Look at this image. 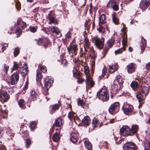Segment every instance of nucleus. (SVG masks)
<instances>
[{"instance_id": "42", "label": "nucleus", "mask_w": 150, "mask_h": 150, "mask_svg": "<svg viewBox=\"0 0 150 150\" xmlns=\"http://www.w3.org/2000/svg\"><path fill=\"white\" fill-rule=\"evenodd\" d=\"M127 35L125 34L124 35L123 38L122 42V45L123 46H126L127 45Z\"/></svg>"}, {"instance_id": "35", "label": "nucleus", "mask_w": 150, "mask_h": 150, "mask_svg": "<svg viewBox=\"0 0 150 150\" xmlns=\"http://www.w3.org/2000/svg\"><path fill=\"white\" fill-rule=\"evenodd\" d=\"M6 133L8 136L10 137V139H11L13 137V136L14 134L11 131V129H10L8 127H7V129L6 131Z\"/></svg>"}, {"instance_id": "56", "label": "nucleus", "mask_w": 150, "mask_h": 150, "mask_svg": "<svg viewBox=\"0 0 150 150\" xmlns=\"http://www.w3.org/2000/svg\"><path fill=\"white\" fill-rule=\"evenodd\" d=\"M48 18L50 20V23H55L56 22V20L54 17H50L49 16Z\"/></svg>"}, {"instance_id": "58", "label": "nucleus", "mask_w": 150, "mask_h": 150, "mask_svg": "<svg viewBox=\"0 0 150 150\" xmlns=\"http://www.w3.org/2000/svg\"><path fill=\"white\" fill-rule=\"evenodd\" d=\"M16 6L17 10H20L21 8V5L20 4L19 2H17L16 3Z\"/></svg>"}, {"instance_id": "5", "label": "nucleus", "mask_w": 150, "mask_h": 150, "mask_svg": "<svg viewBox=\"0 0 150 150\" xmlns=\"http://www.w3.org/2000/svg\"><path fill=\"white\" fill-rule=\"evenodd\" d=\"M93 41L95 45L98 48L101 49L104 45V39H100L97 36H95L93 38Z\"/></svg>"}, {"instance_id": "8", "label": "nucleus", "mask_w": 150, "mask_h": 150, "mask_svg": "<svg viewBox=\"0 0 150 150\" xmlns=\"http://www.w3.org/2000/svg\"><path fill=\"white\" fill-rule=\"evenodd\" d=\"M122 109L124 113L127 115L133 111V107L132 105L125 104L122 106Z\"/></svg>"}, {"instance_id": "38", "label": "nucleus", "mask_w": 150, "mask_h": 150, "mask_svg": "<svg viewBox=\"0 0 150 150\" xmlns=\"http://www.w3.org/2000/svg\"><path fill=\"white\" fill-rule=\"evenodd\" d=\"M112 19L113 22L116 25H117L119 23V20L117 17L115 15L112 14Z\"/></svg>"}, {"instance_id": "32", "label": "nucleus", "mask_w": 150, "mask_h": 150, "mask_svg": "<svg viewBox=\"0 0 150 150\" xmlns=\"http://www.w3.org/2000/svg\"><path fill=\"white\" fill-rule=\"evenodd\" d=\"M52 139L54 142H57L59 141L60 139L59 134L57 133H54Z\"/></svg>"}, {"instance_id": "2", "label": "nucleus", "mask_w": 150, "mask_h": 150, "mask_svg": "<svg viewBox=\"0 0 150 150\" xmlns=\"http://www.w3.org/2000/svg\"><path fill=\"white\" fill-rule=\"evenodd\" d=\"M77 65V68L76 67V78L77 80V82L79 84H81L84 81V79L81 77L83 74L80 71V70H81L82 66H81L80 64L76 61V65Z\"/></svg>"}, {"instance_id": "14", "label": "nucleus", "mask_w": 150, "mask_h": 150, "mask_svg": "<svg viewBox=\"0 0 150 150\" xmlns=\"http://www.w3.org/2000/svg\"><path fill=\"white\" fill-rule=\"evenodd\" d=\"M127 71L129 74H132L135 71L136 66L135 64L131 63L129 64L126 67Z\"/></svg>"}, {"instance_id": "33", "label": "nucleus", "mask_w": 150, "mask_h": 150, "mask_svg": "<svg viewBox=\"0 0 150 150\" xmlns=\"http://www.w3.org/2000/svg\"><path fill=\"white\" fill-rule=\"evenodd\" d=\"M136 96L139 102L142 101L144 98H145V97L144 96V95L142 94L141 93H140L139 92L136 94Z\"/></svg>"}, {"instance_id": "53", "label": "nucleus", "mask_w": 150, "mask_h": 150, "mask_svg": "<svg viewBox=\"0 0 150 150\" xmlns=\"http://www.w3.org/2000/svg\"><path fill=\"white\" fill-rule=\"evenodd\" d=\"M31 140L29 139H27L25 141L26 143V146L27 148L30 145L31 143Z\"/></svg>"}, {"instance_id": "17", "label": "nucleus", "mask_w": 150, "mask_h": 150, "mask_svg": "<svg viewBox=\"0 0 150 150\" xmlns=\"http://www.w3.org/2000/svg\"><path fill=\"white\" fill-rule=\"evenodd\" d=\"M149 3L146 0H142L139 4L140 8L142 11H145L148 7Z\"/></svg>"}, {"instance_id": "48", "label": "nucleus", "mask_w": 150, "mask_h": 150, "mask_svg": "<svg viewBox=\"0 0 150 150\" xmlns=\"http://www.w3.org/2000/svg\"><path fill=\"white\" fill-rule=\"evenodd\" d=\"M77 103L78 105L83 107L84 105L85 102L83 99H79L77 101Z\"/></svg>"}, {"instance_id": "37", "label": "nucleus", "mask_w": 150, "mask_h": 150, "mask_svg": "<svg viewBox=\"0 0 150 150\" xmlns=\"http://www.w3.org/2000/svg\"><path fill=\"white\" fill-rule=\"evenodd\" d=\"M18 104L20 107L24 108L25 107V102L24 101L21 99L20 100L18 101Z\"/></svg>"}, {"instance_id": "6", "label": "nucleus", "mask_w": 150, "mask_h": 150, "mask_svg": "<svg viewBox=\"0 0 150 150\" xmlns=\"http://www.w3.org/2000/svg\"><path fill=\"white\" fill-rule=\"evenodd\" d=\"M114 42V40L112 39H110L108 41L105 45V50L101 54L102 57H101V59H102L105 57L107 52L109 49L113 45Z\"/></svg>"}, {"instance_id": "31", "label": "nucleus", "mask_w": 150, "mask_h": 150, "mask_svg": "<svg viewBox=\"0 0 150 150\" xmlns=\"http://www.w3.org/2000/svg\"><path fill=\"white\" fill-rule=\"evenodd\" d=\"M67 49L70 54L71 53L75 55V45L72 46H70L69 47L67 48Z\"/></svg>"}, {"instance_id": "29", "label": "nucleus", "mask_w": 150, "mask_h": 150, "mask_svg": "<svg viewBox=\"0 0 150 150\" xmlns=\"http://www.w3.org/2000/svg\"><path fill=\"white\" fill-rule=\"evenodd\" d=\"M84 48L85 50L86 49L88 48L90 45V42L89 40L87 38H85L84 40Z\"/></svg>"}, {"instance_id": "60", "label": "nucleus", "mask_w": 150, "mask_h": 150, "mask_svg": "<svg viewBox=\"0 0 150 150\" xmlns=\"http://www.w3.org/2000/svg\"><path fill=\"white\" fill-rule=\"evenodd\" d=\"M61 63L62 64H63L64 66H66L67 65V61L66 59H62L61 61Z\"/></svg>"}, {"instance_id": "36", "label": "nucleus", "mask_w": 150, "mask_h": 150, "mask_svg": "<svg viewBox=\"0 0 150 150\" xmlns=\"http://www.w3.org/2000/svg\"><path fill=\"white\" fill-rule=\"evenodd\" d=\"M74 114V112H70L69 113L68 117L71 121L74 120V122H75Z\"/></svg>"}, {"instance_id": "15", "label": "nucleus", "mask_w": 150, "mask_h": 150, "mask_svg": "<svg viewBox=\"0 0 150 150\" xmlns=\"http://www.w3.org/2000/svg\"><path fill=\"white\" fill-rule=\"evenodd\" d=\"M86 77V82L87 87L90 88L93 87L95 84L94 81L90 76H88Z\"/></svg>"}, {"instance_id": "57", "label": "nucleus", "mask_w": 150, "mask_h": 150, "mask_svg": "<svg viewBox=\"0 0 150 150\" xmlns=\"http://www.w3.org/2000/svg\"><path fill=\"white\" fill-rule=\"evenodd\" d=\"M35 126V124L34 122H32L30 125V127L32 129H34Z\"/></svg>"}, {"instance_id": "18", "label": "nucleus", "mask_w": 150, "mask_h": 150, "mask_svg": "<svg viewBox=\"0 0 150 150\" xmlns=\"http://www.w3.org/2000/svg\"><path fill=\"white\" fill-rule=\"evenodd\" d=\"M122 87L121 86H120L118 84L115 83V82L114 81L113 84L111 86V93H113L114 94L116 93L117 90H119V89L121 88Z\"/></svg>"}, {"instance_id": "63", "label": "nucleus", "mask_w": 150, "mask_h": 150, "mask_svg": "<svg viewBox=\"0 0 150 150\" xmlns=\"http://www.w3.org/2000/svg\"><path fill=\"white\" fill-rule=\"evenodd\" d=\"M22 23L23 24V25H21V27L22 28H25L26 26V23L22 21Z\"/></svg>"}, {"instance_id": "50", "label": "nucleus", "mask_w": 150, "mask_h": 150, "mask_svg": "<svg viewBox=\"0 0 150 150\" xmlns=\"http://www.w3.org/2000/svg\"><path fill=\"white\" fill-rule=\"evenodd\" d=\"M19 50L18 48H16L14 49L13 52L14 55L16 57L19 53Z\"/></svg>"}, {"instance_id": "26", "label": "nucleus", "mask_w": 150, "mask_h": 150, "mask_svg": "<svg viewBox=\"0 0 150 150\" xmlns=\"http://www.w3.org/2000/svg\"><path fill=\"white\" fill-rule=\"evenodd\" d=\"M99 25L103 24L105 23L106 22L105 15L104 14H102L99 17Z\"/></svg>"}, {"instance_id": "13", "label": "nucleus", "mask_w": 150, "mask_h": 150, "mask_svg": "<svg viewBox=\"0 0 150 150\" xmlns=\"http://www.w3.org/2000/svg\"><path fill=\"white\" fill-rule=\"evenodd\" d=\"M53 82V81L51 77L48 76L45 79L44 81V86L47 88V91L50 88Z\"/></svg>"}, {"instance_id": "59", "label": "nucleus", "mask_w": 150, "mask_h": 150, "mask_svg": "<svg viewBox=\"0 0 150 150\" xmlns=\"http://www.w3.org/2000/svg\"><path fill=\"white\" fill-rule=\"evenodd\" d=\"M145 68L146 70H150V62L146 64L145 65Z\"/></svg>"}, {"instance_id": "19", "label": "nucleus", "mask_w": 150, "mask_h": 150, "mask_svg": "<svg viewBox=\"0 0 150 150\" xmlns=\"http://www.w3.org/2000/svg\"><path fill=\"white\" fill-rule=\"evenodd\" d=\"M0 98L3 101L6 102L9 99V96L6 91H3L0 93Z\"/></svg>"}, {"instance_id": "3", "label": "nucleus", "mask_w": 150, "mask_h": 150, "mask_svg": "<svg viewBox=\"0 0 150 150\" xmlns=\"http://www.w3.org/2000/svg\"><path fill=\"white\" fill-rule=\"evenodd\" d=\"M13 66L11 69L12 71L17 70L19 68V66L23 64L24 66L23 67L24 69H23V70L25 71H23L24 74V75H26L27 74L28 71V68L25 62H20L18 64L16 62L14 61L13 62Z\"/></svg>"}, {"instance_id": "25", "label": "nucleus", "mask_w": 150, "mask_h": 150, "mask_svg": "<svg viewBox=\"0 0 150 150\" xmlns=\"http://www.w3.org/2000/svg\"><path fill=\"white\" fill-rule=\"evenodd\" d=\"M83 123L85 125L88 126L91 123L90 119L88 116L85 117L82 120Z\"/></svg>"}, {"instance_id": "21", "label": "nucleus", "mask_w": 150, "mask_h": 150, "mask_svg": "<svg viewBox=\"0 0 150 150\" xmlns=\"http://www.w3.org/2000/svg\"><path fill=\"white\" fill-rule=\"evenodd\" d=\"M51 30L53 33H55L56 34V36L57 38L61 36V35L60 33V31L57 27L52 26L51 27Z\"/></svg>"}, {"instance_id": "34", "label": "nucleus", "mask_w": 150, "mask_h": 150, "mask_svg": "<svg viewBox=\"0 0 150 150\" xmlns=\"http://www.w3.org/2000/svg\"><path fill=\"white\" fill-rule=\"evenodd\" d=\"M84 145L86 147L88 150H92V146L91 143L88 141H86L84 142Z\"/></svg>"}, {"instance_id": "39", "label": "nucleus", "mask_w": 150, "mask_h": 150, "mask_svg": "<svg viewBox=\"0 0 150 150\" xmlns=\"http://www.w3.org/2000/svg\"><path fill=\"white\" fill-rule=\"evenodd\" d=\"M9 68V66H7L6 64H5L4 65L3 72L2 74L4 75H6L7 73Z\"/></svg>"}, {"instance_id": "62", "label": "nucleus", "mask_w": 150, "mask_h": 150, "mask_svg": "<svg viewBox=\"0 0 150 150\" xmlns=\"http://www.w3.org/2000/svg\"><path fill=\"white\" fill-rule=\"evenodd\" d=\"M90 23V20L88 19L87 21H86L85 22V26L87 27V26H88V25H89Z\"/></svg>"}, {"instance_id": "49", "label": "nucleus", "mask_w": 150, "mask_h": 150, "mask_svg": "<svg viewBox=\"0 0 150 150\" xmlns=\"http://www.w3.org/2000/svg\"><path fill=\"white\" fill-rule=\"evenodd\" d=\"M39 67L40 70L43 72H45L46 71V69L45 66L42 65H39Z\"/></svg>"}, {"instance_id": "20", "label": "nucleus", "mask_w": 150, "mask_h": 150, "mask_svg": "<svg viewBox=\"0 0 150 150\" xmlns=\"http://www.w3.org/2000/svg\"><path fill=\"white\" fill-rule=\"evenodd\" d=\"M118 69V66L116 63H115L113 65H109L108 69V72L110 73H112L115 71H117Z\"/></svg>"}, {"instance_id": "45", "label": "nucleus", "mask_w": 150, "mask_h": 150, "mask_svg": "<svg viewBox=\"0 0 150 150\" xmlns=\"http://www.w3.org/2000/svg\"><path fill=\"white\" fill-rule=\"evenodd\" d=\"M60 105L58 104H55L53 105L52 106V111H53V112L56 110L59 109V107Z\"/></svg>"}, {"instance_id": "61", "label": "nucleus", "mask_w": 150, "mask_h": 150, "mask_svg": "<svg viewBox=\"0 0 150 150\" xmlns=\"http://www.w3.org/2000/svg\"><path fill=\"white\" fill-rule=\"evenodd\" d=\"M71 35V33L70 31H69L67 34L66 35V39H67L69 38L70 37Z\"/></svg>"}, {"instance_id": "23", "label": "nucleus", "mask_w": 150, "mask_h": 150, "mask_svg": "<svg viewBox=\"0 0 150 150\" xmlns=\"http://www.w3.org/2000/svg\"><path fill=\"white\" fill-rule=\"evenodd\" d=\"M124 79L121 76L119 75L117 76L114 81L115 82V83L118 84L120 86L122 87V84L124 82Z\"/></svg>"}, {"instance_id": "16", "label": "nucleus", "mask_w": 150, "mask_h": 150, "mask_svg": "<svg viewBox=\"0 0 150 150\" xmlns=\"http://www.w3.org/2000/svg\"><path fill=\"white\" fill-rule=\"evenodd\" d=\"M141 40L140 43L141 51L140 54H142L145 50L146 45V41L145 39L142 36L141 37Z\"/></svg>"}, {"instance_id": "27", "label": "nucleus", "mask_w": 150, "mask_h": 150, "mask_svg": "<svg viewBox=\"0 0 150 150\" xmlns=\"http://www.w3.org/2000/svg\"><path fill=\"white\" fill-rule=\"evenodd\" d=\"M139 127L137 125H133L132 126L130 131L131 135H132L134 133H136L138 130Z\"/></svg>"}, {"instance_id": "9", "label": "nucleus", "mask_w": 150, "mask_h": 150, "mask_svg": "<svg viewBox=\"0 0 150 150\" xmlns=\"http://www.w3.org/2000/svg\"><path fill=\"white\" fill-rule=\"evenodd\" d=\"M108 8H112L115 11H117L118 9V6L117 3L115 0H110L106 6Z\"/></svg>"}, {"instance_id": "28", "label": "nucleus", "mask_w": 150, "mask_h": 150, "mask_svg": "<svg viewBox=\"0 0 150 150\" xmlns=\"http://www.w3.org/2000/svg\"><path fill=\"white\" fill-rule=\"evenodd\" d=\"M64 121L60 118H57L55 120V125L57 127H60L63 123Z\"/></svg>"}, {"instance_id": "55", "label": "nucleus", "mask_w": 150, "mask_h": 150, "mask_svg": "<svg viewBox=\"0 0 150 150\" xmlns=\"http://www.w3.org/2000/svg\"><path fill=\"white\" fill-rule=\"evenodd\" d=\"M30 30L31 32L34 33L36 31L37 28L35 27L30 26Z\"/></svg>"}, {"instance_id": "52", "label": "nucleus", "mask_w": 150, "mask_h": 150, "mask_svg": "<svg viewBox=\"0 0 150 150\" xmlns=\"http://www.w3.org/2000/svg\"><path fill=\"white\" fill-rule=\"evenodd\" d=\"M99 27L97 29V30L100 33H103L105 31L104 29L101 26V25H99Z\"/></svg>"}, {"instance_id": "46", "label": "nucleus", "mask_w": 150, "mask_h": 150, "mask_svg": "<svg viewBox=\"0 0 150 150\" xmlns=\"http://www.w3.org/2000/svg\"><path fill=\"white\" fill-rule=\"evenodd\" d=\"M131 86L133 89H135L138 86V83L135 81H133L131 84Z\"/></svg>"}, {"instance_id": "41", "label": "nucleus", "mask_w": 150, "mask_h": 150, "mask_svg": "<svg viewBox=\"0 0 150 150\" xmlns=\"http://www.w3.org/2000/svg\"><path fill=\"white\" fill-rule=\"evenodd\" d=\"M15 33L17 35V37H18L21 34L22 30L20 28L17 27L15 31Z\"/></svg>"}, {"instance_id": "7", "label": "nucleus", "mask_w": 150, "mask_h": 150, "mask_svg": "<svg viewBox=\"0 0 150 150\" xmlns=\"http://www.w3.org/2000/svg\"><path fill=\"white\" fill-rule=\"evenodd\" d=\"M120 134L122 136L131 135L130 128L127 125L123 126L120 130Z\"/></svg>"}, {"instance_id": "1", "label": "nucleus", "mask_w": 150, "mask_h": 150, "mask_svg": "<svg viewBox=\"0 0 150 150\" xmlns=\"http://www.w3.org/2000/svg\"><path fill=\"white\" fill-rule=\"evenodd\" d=\"M97 96L98 99L103 102L108 100L109 97L107 90L105 88H101L97 93Z\"/></svg>"}, {"instance_id": "44", "label": "nucleus", "mask_w": 150, "mask_h": 150, "mask_svg": "<svg viewBox=\"0 0 150 150\" xmlns=\"http://www.w3.org/2000/svg\"><path fill=\"white\" fill-rule=\"evenodd\" d=\"M7 127H0V135L2 136L4 133L6 132Z\"/></svg>"}, {"instance_id": "43", "label": "nucleus", "mask_w": 150, "mask_h": 150, "mask_svg": "<svg viewBox=\"0 0 150 150\" xmlns=\"http://www.w3.org/2000/svg\"><path fill=\"white\" fill-rule=\"evenodd\" d=\"M92 123L93 126L94 127H96L98 126L99 121L96 119L93 120Z\"/></svg>"}, {"instance_id": "40", "label": "nucleus", "mask_w": 150, "mask_h": 150, "mask_svg": "<svg viewBox=\"0 0 150 150\" xmlns=\"http://www.w3.org/2000/svg\"><path fill=\"white\" fill-rule=\"evenodd\" d=\"M47 41V43H46V44H47L49 42V40L47 39L43 40L39 39V40L37 41V43L39 45H43V41Z\"/></svg>"}, {"instance_id": "64", "label": "nucleus", "mask_w": 150, "mask_h": 150, "mask_svg": "<svg viewBox=\"0 0 150 150\" xmlns=\"http://www.w3.org/2000/svg\"><path fill=\"white\" fill-rule=\"evenodd\" d=\"M95 65V60H93V59H92V62H91V66L92 68H93V67Z\"/></svg>"}, {"instance_id": "47", "label": "nucleus", "mask_w": 150, "mask_h": 150, "mask_svg": "<svg viewBox=\"0 0 150 150\" xmlns=\"http://www.w3.org/2000/svg\"><path fill=\"white\" fill-rule=\"evenodd\" d=\"M84 72L85 73V74L87 77L88 76H89L88 75L89 72V68L87 66H85L84 67Z\"/></svg>"}, {"instance_id": "54", "label": "nucleus", "mask_w": 150, "mask_h": 150, "mask_svg": "<svg viewBox=\"0 0 150 150\" xmlns=\"http://www.w3.org/2000/svg\"><path fill=\"white\" fill-rule=\"evenodd\" d=\"M107 72V70L106 69L104 68L102 70V74L101 76H100L99 78L100 79H101L104 76L105 74Z\"/></svg>"}, {"instance_id": "10", "label": "nucleus", "mask_w": 150, "mask_h": 150, "mask_svg": "<svg viewBox=\"0 0 150 150\" xmlns=\"http://www.w3.org/2000/svg\"><path fill=\"white\" fill-rule=\"evenodd\" d=\"M137 146L134 143L129 142L125 144L123 147L124 150H136Z\"/></svg>"}, {"instance_id": "24", "label": "nucleus", "mask_w": 150, "mask_h": 150, "mask_svg": "<svg viewBox=\"0 0 150 150\" xmlns=\"http://www.w3.org/2000/svg\"><path fill=\"white\" fill-rule=\"evenodd\" d=\"M149 91V88L148 87L143 86L139 92L140 93H141L143 95H144V96H146L148 93Z\"/></svg>"}, {"instance_id": "30", "label": "nucleus", "mask_w": 150, "mask_h": 150, "mask_svg": "<svg viewBox=\"0 0 150 150\" xmlns=\"http://www.w3.org/2000/svg\"><path fill=\"white\" fill-rule=\"evenodd\" d=\"M42 73L39 70L37 71L36 78V80L37 81L40 82L42 75L41 74Z\"/></svg>"}, {"instance_id": "11", "label": "nucleus", "mask_w": 150, "mask_h": 150, "mask_svg": "<svg viewBox=\"0 0 150 150\" xmlns=\"http://www.w3.org/2000/svg\"><path fill=\"white\" fill-rule=\"evenodd\" d=\"M19 79V74L17 73H14L10 77V84L12 85L16 84L18 81Z\"/></svg>"}, {"instance_id": "22", "label": "nucleus", "mask_w": 150, "mask_h": 150, "mask_svg": "<svg viewBox=\"0 0 150 150\" xmlns=\"http://www.w3.org/2000/svg\"><path fill=\"white\" fill-rule=\"evenodd\" d=\"M30 95L29 98V100L30 101H34L36 99L37 96V93H36L35 90L33 89L31 90L30 92Z\"/></svg>"}, {"instance_id": "4", "label": "nucleus", "mask_w": 150, "mask_h": 150, "mask_svg": "<svg viewBox=\"0 0 150 150\" xmlns=\"http://www.w3.org/2000/svg\"><path fill=\"white\" fill-rule=\"evenodd\" d=\"M119 105L120 104L118 102L112 103L109 108L108 111L109 113L112 115L117 113L119 111Z\"/></svg>"}, {"instance_id": "51", "label": "nucleus", "mask_w": 150, "mask_h": 150, "mask_svg": "<svg viewBox=\"0 0 150 150\" xmlns=\"http://www.w3.org/2000/svg\"><path fill=\"white\" fill-rule=\"evenodd\" d=\"M124 48H120L117 50L115 51V53L116 54H119L121 53L124 50H125Z\"/></svg>"}, {"instance_id": "12", "label": "nucleus", "mask_w": 150, "mask_h": 150, "mask_svg": "<svg viewBox=\"0 0 150 150\" xmlns=\"http://www.w3.org/2000/svg\"><path fill=\"white\" fill-rule=\"evenodd\" d=\"M70 126H71V129L70 130V141L73 143L75 144V131L74 127L73 126V123L72 122L70 123Z\"/></svg>"}]
</instances>
